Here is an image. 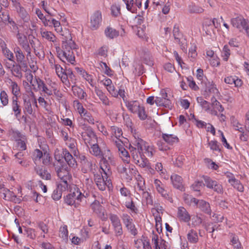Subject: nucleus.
Returning a JSON list of instances; mask_svg holds the SVG:
<instances>
[{"label":"nucleus","instance_id":"nucleus-57","mask_svg":"<svg viewBox=\"0 0 249 249\" xmlns=\"http://www.w3.org/2000/svg\"><path fill=\"white\" fill-rule=\"evenodd\" d=\"M181 37H182V36H174L175 41L179 45L182 50H185L186 49V41Z\"/></svg>","mask_w":249,"mask_h":249},{"label":"nucleus","instance_id":"nucleus-27","mask_svg":"<svg viewBox=\"0 0 249 249\" xmlns=\"http://www.w3.org/2000/svg\"><path fill=\"white\" fill-rule=\"evenodd\" d=\"M73 94L80 99H83L87 96V93L80 87L73 85L72 86Z\"/></svg>","mask_w":249,"mask_h":249},{"label":"nucleus","instance_id":"nucleus-24","mask_svg":"<svg viewBox=\"0 0 249 249\" xmlns=\"http://www.w3.org/2000/svg\"><path fill=\"white\" fill-rule=\"evenodd\" d=\"M170 178L174 187L178 189L182 190L183 188L182 178L177 174H173L171 176Z\"/></svg>","mask_w":249,"mask_h":249},{"label":"nucleus","instance_id":"nucleus-7","mask_svg":"<svg viewBox=\"0 0 249 249\" xmlns=\"http://www.w3.org/2000/svg\"><path fill=\"white\" fill-rule=\"evenodd\" d=\"M31 83L27 80V81H23V85L26 89V92L23 94V99L25 110L29 114H31Z\"/></svg>","mask_w":249,"mask_h":249},{"label":"nucleus","instance_id":"nucleus-35","mask_svg":"<svg viewBox=\"0 0 249 249\" xmlns=\"http://www.w3.org/2000/svg\"><path fill=\"white\" fill-rule=\"evenodd\" d=\"M91 146L89 149L90 152L93 155L98 157L102 155V152L99 145L97 143H89Z\"/></svg>","mask_w":249,"mask_h":249},{"label":"nucleus","instance_id":"nucleus-52","mask_svg":"<svg viewBox=\"0 0 249 249\" xmlns=\"http://www.w3.org/2000/svg\"><path fill=\"white\" fill-rule=\"evenodd\" d=\"M82 165L86 168L87 170L91 171L93 167L95 166V163L93 160L89 158L87 160L82 164Z\"/></svg>","mask_w":249,"mask_h":249},{"label":"nucleus","instance_id":"nucleus-33","mask_svg":"<svg viewBox=\"0 0 249 249\" xmlns=\"http://www.w3.org/2000/svg\"><path fill=\"white\" fill-rule=\"evenodd\" d=\"M43 157L42 152L38 149H36L33 154V157L32 158L35 164L37 166L39 165L41 163V159Z\"/></svg>","mask_w":249,"mask_h":249},{"label":"nucleus","instance_id":"nucleus-26","mask_svg":"<svg viewBox=\"0 0 249 249\" xmlns=\"http://www.w3.org/2000/svg\"><path fill=\"white\" fill-rule=\"evenodd\" d=\"M35 170L42 179L49 180L51 178V174L45 170H43L42 167L38 166L35 167Z\"/></svg>","mask_w":249,"mask_h":249},{"label":"nucleus","instance_id":"nucleus-25","mask_svg":"<svg viewBox=\"0 0 249 249\" xmlns=\"http://www.w3.org/2000/svg\"><path fill=\"white\" fill-rule=\"evenodd\" d=\"M35 170L42 179L49 180L51 178V174L45 170H43L42 167L38 166L35 167Z\"/></svg>","mask_w":249,"mask_h":249},{"label":"nucleus","instance_id":"nucleus-45","mask_svg":"<svg viewBox=\"0 0 249 249\" xmlns=\"http://www.w3.org/2000/svg\"><path fill=\"white\" fill-rule=\"evenodd\" d=\"M157 146L160 151H166L170 149L169 145L163 140H159L157 142Z\"/></svg>","mask_w":249,"mask_h":249},{"label":"nucleus","instance_id":"nucleus-14","mask_svg":"<svg viewBox=\"0 0 249 249\" xmlns=\"http://www.w3.org/2000/svg\"><path fill=\"white\" fill-rule=\"evenodd\" d=\"M102 20V14L99 11H95L90 17V28L92 30L97 29Z\"/></svg>","mask_w":249,"mask_h":249},{"label":"nucleus","instance_id":"nucleus-12","mask_svg":"<svg viewBox=\"0 0 249 249\" xmlns=\"http://www.w3.org/2000/svg\"><path fill=\"white\" fill-rule=\"evenodd\" d=\"M83 131L81 133V136L86 143H90V141L96 140V136L92 128L87 125H82Z\"/></svg>","mask_w":249,"mask_h":249},{"label":"nucleus","instance_id":"nucleus-6","mask_svg":"<svg viewBox=\"0 0 249 249\" xmlns=\"http://www.w3.org/2000/svg\"><path fill=\"white\" fill-rule=\"evenodd\" d=\"M88 194L86 195L83 194L78 188L74 189V191L68 194L65 199V202L69 205H74L75 207H77L79 202L82 200L86 198Z\"/></svg>","mask_w":249,"mask_h":249},{"label":"nucleus","instance_id":"nucleus-17","mask_svg":"<svg viewBox=\"0 0 249 249\" xmlns=\"http://www.w3.org/2000/svg\"><path fill=\"white\" fill-rule=\"evenodd\" d=\"M91 209L96 214L98 215L102 220L107 219L104 212V209L97 200H95L90 205Z\"/></svg>","mask_w":249,"mask_h":249},{"label":"nucleus","instance_id":"nucleus-8","mask_svg":"<svg viewBox=\"0 0 249 249\" xmlns=\"http://www.w3.org/2000/svg\"><path fill=\"white\" fill-rule=\"evenodd\" d=\"M101 160V169L102 170L110 171V165H115V160L109 150H107L105 154L102 155Z\"/></svg>","mask_w":249,"mask_h":249},{"label":"nucleus","instance_id":"nucleus-4","mask_svg":"<svg viewBox=\"0 0 249 249\" xmlns=\"http://www.w3.org/2000/svg\"><path fill=\"white\" fill-rule=\"evenodd\" d=\"M7 23L9 24L12 32L15 33H17V37L19 43L22 46L23 49L27 53V56L29 55L30 56V47L26 36H28V38H29L30 36L31 35V29L30 28L28 29L27 31L25 32V34H24L22 36L19 33L18 26L15 21L9 18V20L7 21Z\"/></svg>","mask_w":249,"mask_h":249},{"label":"nucleus","instance_id":"nucleus-58","mask_svg":"<svg viewBox=\"0 0 249 249\" xmlns=\"http://www.w3.org/2000/svg\"><path fill=\"white\" fill-rule=\"evenodd\" d=\"M53 26L55 28V30L57 32L60 34L61 36H62V35L63 34V33L65 31L66 28L64 29V30H62V28L60 25V23L59 21L54 19V21L53 22Z\"/></svg>","mask_w":249,"mask_h":249},{"label":"nucleus","instance_id":"nucleus-10","mask_svg":"<svg viewBox=\"0 0 249 249\" xmlns=\"http://www.w3.org/2000/svg\"><path fill=\"white\" fill-rule=\"evenodd\" d=\"M231 23L234 27L236 28L240 31L243 30L246 31L249 27V21L242 16L231 18Z\"/></svg>","mask_w":249,"mask_h":249},{"label":"nucleus","instance_id":"nucleus-50","mask_svg":"<svg viewBox=\"0 0 249 249\" xmlns=\"http://www.w3.org/2000/svg\"><path fill=\"white\" fill-rule=\"evenodd\" d=\"M124 2L126 6L127 9L132 13H136L137 9L134 6V0H125Z\"/></svg>","mask_w":249,"mask_h":249},{"label":"nucleus","instance_id":"nucleus-47","mask_svg":"<svg viewBox=\"0 0 249 249\" xmlns=\"http://www.w3.org/2000/svg\"><path fill=\"white\" fill-rule=\"evenodd\" d=\"M41 35L43 38L50 41L54 42L55 41L56 37L51 32L44 31L41 33Z\"/></svg>","mask_w":249,"mask_h":249},{"label":"nucleus","instance_id":"nucleus-44","mask_svg":"<svg viewBox=\"0 0 249 249\" xmlns=\"http://www.w3.org/2000/svg\"><path fill=\"white\" fill-rule=\"evenodd\" d=\"M217 92L218 90L215 86L211 84L206 88V89L204 91V95L205 96V98H207V97L209 96L211 93H215V92Z\"/></svg>","mask_w":249,"mask_h":249},{"label":"nucleus","instance_id":"nucleus-41","mask_svg":"<svg viewBox=\"0 0 249 249\" xmlns=\"http://www.w3.org/2000/svg\"><path fill=\"white\" fill-rule=\"evenodd\" d=\"M80 119L81 121L82 120L84 121H87L88 123L91 124H94V119L92 118L91 114L88 112L87 110H86L83 114H82L81 115Z\"/></svg>","mask_w":249,"mask_h":249},{"label":"nucleus","instance_id":"nucleus-11","mask_svg":"<svg viewBox=\"0 0 249 249\" xmlns=\"http://www.w3.org/2000/svg\"><path fill=\"white\" fill-rule=\"evenodd\" d=\"M123 222L129 232L133 235L136 236L137 233V230L133 222L132 218L126 213H123L121 216Z\"/></svg>","mask_w":249,"mask_h":249},{"label":"nucleus","instance_id":"nucleus-3","mask_svg":"<svg viewBox=\"0 0 249 249\" xmlns=\"http://www.w3.org/2000/svg\"><path fill=\"white\" fill-rule=\"evenodd\" d=\"M61 39L63 55H67V61L73 64L75 62L73 50L76 49L77 47L76 44L72 40L70 32L68 29L65 30Z\"/></svg>","mask_w":249,"mask_h":249},{"label":"nucleus","instance_id":"nucleus-51","mask_svg":"<svg viewBox=\"0 0 249 249\" xmlns=\"http://www.w3.org/2000/svg\"><path fill=\"white\" fill-rule=\"evenodd\" d=\"M59 236L64 240L68 239V231L66 225H64L60 228Z\"/></svg>","mask_w":249,"mask_h":249},{"label":"nucleus","instance_id":"nucleus-21","mask_svg":"<svg viewBox=\"0 0 249 249\" xmlns=\"http://www.w3.org/2000/svg\"><path fill=\"white\" fill-rule=\"evenodd\" d=\"M161 138L164 142L169 145H172L175 143H178L179 141L177 136L168 133H162Z\"/></svg>","mask_w":249,"mask_h":249},{"label":"nucleus","instance_id":"nucleus-2","mask_svg":"<svg viewBox=\"0 0 249 249\" xmlns=\"http://www.w3.org/2000/svg\"><path fill=\"white\" fill-rule=\"evenodd\" d=\"M131 129L133 138L129 146L131 155H134L136 153V155L152 157L155 152L154 146L142 140L140 133L136 129Z\"/></svg>","mask_w":249,"mask_h":249},{"label":"nucleus","instance_id":"nucleus-36","mask_svg":"<svg viewBox=\"0 0 249 249\" xmlns=\"http://www.w3.org/2000/svg\"><path fill=\"white\" fill-rule=\"evenodd\" d=\"M229 182L236 189L240 192L244 191V187L240 183V181L235 179L234 178L229 179Z\"/></svg>","mask_w":249,"mask_h":249},{"label":"nucleus","instance_id":"nucleus-60","mask_svg":"<svg viewBox=\"0 0 249 249\" xmlns=\"http://www.w3.org/2000/svg\"><path fill=\"white\" fill-rule=\"evenodd\" d=\"M17 100V97L13 98L12 108L16 115L20 113V109H19V106L18 104Z\"/></svg>","mask_w":249,"mask_h":249},{"label":"nucleus","instance_id":"nucleus-39","mask_svg":"<svg viewBox=\"0 0 249 249\" xmlns=\"http://www.w3.org/2000/svg\"><path fill=\"white\" fill-rule=\"evenodd\" d=\"M2 52L8 60L11 62L10 65L8 66L10 69L15 63V61L13 60L14 58L13 53L7 48L3 49Z\"/></svg>","mask_w":249,"mask_h":249},{"label":"nucleus","instance_id":"nucleus-5","mask_svg":"<svg viewBox=\"0 0 249 249\" xmlns=\"http://www.w3.org/2000/svg\"><path fill=\"white\" fill-rule=\"evenodd\" d=\"M103 173H97L94 174V181L99 190L104 191L106 187H109L111 185L110 179H108V175L110 171L107 172V170H102Z\"/></svg>","mask_w":249,"mask_h":249},{"label":"nucleus","instance_id":"nucleus-23","mask_svg":"<svg viewBox=\"0 0 249 249\" xmlns=\"http://www.w3.org/2000/svg\"><path fill=\"white\" fill-rule=\"evenodd\" d=\"M19 15L20 18L22 19L25 23L23 25V27H25L28 29V28H30V25L29 23V21L30 19V16L29 14L27 12L25 9L23 7H20L19 10L18 11Z\"/></svg>","mask_w":249,"mask_h":249},{"label":"nucleus","instance_id":"nucleus-30","mask_svg":"<svg viewBox=\"0 0 249 249\" xmlns=\"http://www.w3.org/2000/svg\"><path fill=\"white\" fill-rule=\"evenodd\" d=\"M188 11L190 13L200 14L204 11V9L194 2H191L188 7Z\"/></svg>","mask_w":249,"mask_h":249},{"label":"nucleus","instance_id":"nucleus-56","mask_svg":"<svg viewBox=\"0 0 249 249\" xmlns=\"http://www.w3.org/2000/svg\"><path fill=\"white\" fill-rule=\"evenodd\" d=\"M204 161L206 164L207 166L210 169L216 170L219 166L214 162L211 159L206 158L204 159Z\"/></svg>","mask_w":249,"mask_h":249},{"label":"nucleus","instance_id":"nucleus-53","mask_svg":"<svg viewBox=\"0 0 249 249\" xmlns=\"http://www.w3.org/2000/svg\"><path fill=\"white\" fill-rule=\"evenodd\" d=\"M231 51L228 45H225L223 49L222 52V56L223 57V60L227 61L231 55Z\"/></svg>","mask_w":249,"mask_h":249},{"label":"nucleus","instance_id":"nucleus-46","mask_svg":"<svg viewBox=\"0 0 249 249\" xmlns=\"http://www.w3.org/2000/svg\"><path fill=\"white\" fill-rule=\"evenodd\" d=\"M141 193L142 198L145 200L146 204L152 205L153 204V200L150 194L145 190L142 192Z\"/></svg>","mask_w":249,"mask_h":249},{"label":"nucleus","instance_id":"nucleus-31","mask_svg":"<svg viewBox=\"0 0 249 249\" xmlns=\"http://www.w3.org/2000/svg\"><path fill=\"white\" fill-rule=\"evenodd\" d=\"M105 34L107 37L113 39L114 37H117L119 35V31L108 26L105 30Z\"/></svg>","mask_w":249,"mask_h":249},{"label":"nucleus","instance_id":"nucleus-54","mask_svg":"<svg viewBox=\"0 0 249 249\" xmlns=\"http://www.w3.org/2000/svg\"><path fill=\"white\" fill-rule=\"evenodd\" d=\"M73 106L77 110L79 114L81 115L83 114L84 112L86 110L78 100H74L73 101Z\"/></svg>","mask_w":249,"mask_h":249},{"label":"nucleus","instance_id":"nucleus-34","mask_svg":"<svg viewBox=\"0 0 249 249\" xmlns=\"http://www.w3.org/2000/svg\"><path fill=\"white\" fill-rule=\"evenodd\" d=\"M111 132L112 135L115 137L116 140L121 139L120 138H123L122 129L117 126H111Z\"/></svg>","mask_w":249,"mask_h":249},{"label":"nucleus","instance_id":"nucleus-22","mask_svg":"<svg viewBox=\"0 0 249 249\" xmlns=\"http://www.w3.org/2000/svg\"><path fill=\"white\" fill-rule=\"evenodd\" d=\"M58 184L57 188L55 189L52 194V197L54 200H58L61 198L62 192L66 191L68 188L66 185Z\"/></svg>","mask_w":249,"mask_h":249},{"label":"nucleus","instance_id":"nucleus-64","mask_svg":"<svg viewBox=\"0 0 249 249\" xmlns=\"http://www.w3.org/2000/svg\"><path fill=\"white\" fill-rule=\"evenodd\" d=\"M12 93L15 95L14 97H17L19 94V87L15 82H12L11 85Z\"/></svg>","mask_w":249,"mask_h":249},{"label":"nucleus","instance_id":"nucleus-40","mask_svg":"<svg viewBox=\"0 0 249 249\" xmlns=\"http://www.w3.org/2000/svg\"><path fill=\"white\" fill-rule=\"evenodd\" d=\"M109 218L111 222L113 228L122 225L119 217L116 214L112 213L110 214Z\"/></svg>","mask_w":249,"mask_h":249},{"label":"nucleus","instance_id":"nucleus-19","mask_svg":"<svg viewBox=\"0 0 249 249\" xmlns=\"http://www.w3.org/2000/svg\"><path fill=\"white\" fill-rule=\"evenodd\" d=\"M62 158L63 157L70 167H75L77 165L76 161L71 154L67 149H63L61 154Z\"/></svg>","mask_w":249,"mask_h":249},{"label":"nucleus","instance_id":"nucleus-61","mask_svg":"<svg viewBox=\"0 0 249 249\" xmlns=\"http://www.w3.org/2000/svg\"><path fill=\"white\" fill-rule=\"evenodd\" d=\"M155 170L158 171L160 174L164 176V178H165V173H166V170L163 168V166L161 163L157 162L155 165Z\"/></svg>","mask_w":249,"mask_h":249},{"label":"nucleus","instance_id":"nucleus-43","mask_svg":"<svg viewBox=\"0 0 249 249\" xmlns=\"http://www.w3.org/2000/svg\"><path fill=\"white\" fill-rule=\"evenodd\" d=\"M20 68L22 71L26 72V79L31 83V71L28 68L27 63L22 61Z\"/></svg>","mask_w":249,"mask_h":249},{"label":"nucleus","instance_id":"nucleus-13","mask_svg":"<svg viewBox=\"0 0 249 249\" xmlns=\"http://www.w3.org/2000/svg\"><path fill=\"white\" fill-rule=\"evenodd\" d=\"M154 184L155 187L157 192L161 195L162 197L169 200L170 202H172L173 199L170 196L169 192L164 189L163 184L158 179L154 180Z\"/></svg>","mask_w":249,"mask_h":249},{"label":"nucleus","instance_id":"nucleus-20","mask_svg":"<svg viewBox=\"0 0 249 249\" xmlns=\"http://www.w3.org/2000/svg\"><path fill=\"white\" fill-rule=\"evenodd\" d=\"M124 104L128 110L133 114L138 111L141 106L140 102L137 100H127L125 101Z\"/></svg>","mask_w":249,"mask_h":249},{"label":"nucleus","instance_id":"nucleus-59","mask_svg":"<svg viewBox=\"0 0 249 249\" xmlns=\"http://www.w3.org/2000/svg\"><path fill=\"white\" fill-rule=\"evenodd\" d=\"M138 110V111L136 114H138V117L141 120H145L147 118V114H146L144 107L141 106Z\"/></svg>","mask_w":249,"mask_h":249},{"label":"nucleus","instance_id":"nucleus-62","mask_svg":"<svg viewBox=\"0 0 249 249\" xmlns=\"http://www.w3.org/2000/svg\"><path fill=\"white\" fill-rule=\"evenodd\" d=\"M125 205L127 209H130L132 212L137 213L138 211V209L135 206L132 198H131L130 201L125 202Z\"/></svg>","mask_w":249,"mask_h":249},{"label":"nucleus","instance_id":"nucleus-63","mask_svg":"<svg viewBox=\"0 0 249 249\" xmlns=\"http://www.w3.org/2000/svg\"><path fill=\"white\" fill-rule=\"evenodd\" d=\"M100 66L103 70H104V73L105 74L109 76L112 75V71L105 62H100Z\"/></svg>","mask_w":249,"mask_h":249},{"label":"nucleus","instance_id":"nucleus-15","mask_svg":"<svg viewBox=\"0 0 249 249\" xmlns=\"http://www.w3.org/2000/svg\"><path fill=\"white\" fill-rule=\"evenodd\" d=\"M134 162L142 168H146L150 163L148 160L146 158V155H141L140 154L131 155Z\"/></svg>","mask_w":249,"mask_h":249},{"label":"nucleus","instance_id":"nucleus-29","mask_svg":"<svg viewBox=\"0 0 249 249\" xmlns=\"http://www.w3.org/2000/svg\"><path fill=\"white\" fill-rule=\"evenodd\" d=\"M33 75H32V78ZM44 83L43 81L39 78L35 76V79H32V89L35 91L41 90Z\"/></svg>","mask_w":249,"mask_h":249},{"label":"nucleus","instance_id":"nucleus-49","mask_svg":"<svg viewBox=\"0 0 249 249\" xmlns=\"http://www.w3.org/2000/svg\"><path fill=\"white\" fill-rule=\"evenodd\" d=\"M144 21V18L141 15H137L133 19V25L132 27H137L138 29V26L142 25Z\"/></svg>","mask_w":249,"mask_h":249},{"label":"nucleus","instance_id":"nucleus-37","mask_svg":"<svg viewBox=\"0 0 249 249\" xmlns=\"http://www.w3.org/2000/svg\"><path fill=\"white\" fill-rule=\"evenodd\" d=\"M96 94L103 104L106 106H109L110 105L111 103L109 101L108 98L101 90H98L96 91Z\"/></svg>","mask_w":249,"mask_h":249},{"label":"nucleus","instance_id":"nucleus-42","mask_svg":"<svg viewBox=\"0 0 249 249\" xmlns=\"http://www.w3.org/2000/svg\"><path fill=\"white\" fill-rule=\"evenodd\" d=\"M137 180V187L140 192H142L145 190V181L144 179L140 176L136 178Z\"/></svg>","mask_w":249,"mask_h":249},{"label":"nucleus","instance_id":"nucleus-18","mask_svg":"<svg viewBox=\"0 0 249 249\" xmlns=\"http://www.w3.org/2000/svg\"><path fill=\"white\" fill-rule=\"evenodd\" d=\"M177 216L179 221L184 222H188L191 219L190 214L183 207L178 208Z\"/></svg>","mask_w":249,"mask_h":249},{"label":"nucleus","instance_id":"nucleus-48","mask_svg":"<svg viewBox=\"0 0 249 249\" xmlns=\"http://www.w3.org/2000/svg\"><path fill=\"white\" fill-rule=\"evenodd\" d=\"M90 230L88 228H83L80 231V238L82 241H85L89 237Z\"/></svg>","mask_w":249,"mask_h":249},{"label":"nucleus","instance_id":"nucleus-1","mask_svg":"<svg viewBox=\"0 0 249 249\" xmlns=\"http://www.w3.org/2000/svg\"><path fill=\"white\" fill-rule=\"evenodd\" d=\"M131 129L133 138L129 146L131 155H134L136 153V155L152 157L155 152L154 146L142 140L140 133L136 129Z\"/></svg>","mask_w":249,"mask_h":249},{"label":"nucleus","instance_id":"nucleus-16","mask_svg":"<svg viewBox=\"0 0 249 249\" xmlns=\"http://www.w3.org/2000/svg\"><path fill=\"white\" fill-rule=\"evenodd\" d=\"M203 178L205 181V184H204V185H206V186L209 188H213V185H214V187L215 188L216 187V192L218 193H222L223 188L220 183L215 180H213L208 176H203Z\"/></svg>","mask_w":249,"mask_h":249},{"label":"nucleus","instance_id":"nucleus-38","mask_svg":"<svg viewBox=\"0 0 249 249\" xmlns=\"http://www.w3.org/2000/svg\"><path fill=\"white\" fill-rule=\"evenodd\" d=\"M197 103L201 107L206 111L210 110V103L207 101L204 100L202 97H198L196 98Z\"/></svg>","mask_w":249,"mask_h":249},{"label":"nucleus","instance_id":"nucleus-32","mask_svg":"<svg viewBox=\"0 0 249 249\" xmlns=\"http://www.w3.org/2000/svg\"><path fill=\"white\" fill-rule=\"evenodd\" d=\"M187 237L188 241L192 244L196 243L198 241L197 233L194 230H191L189 231Z\"/></svg>","mask_w":249,"mask_h":249},{"label":"nucleus","instance_id":"nucleus-28","mask_svg":"<svg viewBox=\"0 0 249 249\" xmlns=\"http://www.w3.org/2000/svg\"><path fill=\"white\" fill-rule=\"evenodd\" d=\"M198 207L203 212L209 215L211 214L212 210L208 202L203 200H200Z\"/></svg>","mask_w":249,"mask_h":249},{"label":"nucleus","instance_id":"nucleus-9","mask_svg":"<svg viewBox=\"0 0 249 249\" xmlns=\"http://www.w3.org/2000/svg\"><path fill=\"white\" fill-rule=\"evenodd\" d=\"M55 171L57 176L61 180V182L59 184L66 185L68 186V181L70 180L71 176L69 172V168L65 165H62L60 167H55Z\"/></svg>","mask_w":249,"mask_h":249},{"label":"nucleus","instance_id":"nucleus-55","mask_svg":"<svg viewBox=\"0 0 249 249\" xmlns=\"http://www.w3.org/2000/svg\"><path fill=\"white\" fill-rule=\"evenodd\" d=\"M155 102L158 106L166 107L167 105H169L170 104V101L164 100L163 98H161V96L156 97Z\"/></svg>","mask_w":249,"mask_h":249}]
</instances>
